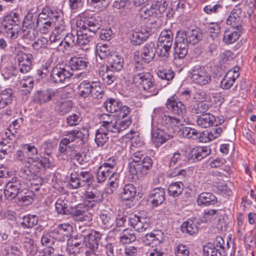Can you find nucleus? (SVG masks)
<instances>
[{
  "label": "nucleus",
  "mask_w": 256,
  "mask_h": 256,
  "mask_svg": "<svg viewBox=\"0 0 256 256\" xmlns=\"http://www.w3.org/2000/svg\"><path fill=\"white\" fill-rule=\"evenodd\" d=\"M241 12L242 10L240 8H234L227 18V24L231 26L232 28H240L242 29V26L240 24L241 22L240 16Z\"/></svg>",
  "instance_id": "nucleus-22"
},
{
  "label": "nucleus",
  "mask_w": 256,
  "mask_h": 256,
  "mask_svg": "<svg viewBox=\"0 0 256 256\" xmlns=\"http://www.w3.org/2000/svg\"><path fill=\"white\" fill-rule=\"evenodd\" d=\"M93 35L94 34H91L85 29H83V30H78L76 36L78 46L88 44L90 41Z\"/></svg>",
  "instance_id": "nucleus-39"
},
{
  "label": "nucleus",
  "mask_w": 256,
  "mask_h": 256,
  "mask_svg": "<svg viewBox=\"0 0 256 256\" xmlns=\"http://www.w3.org/2000/svg\"><path fill=\"white\" fill-rule=\"evenodd\" d=\"M108 68L110 70L119 72L123 68V58L116 54L110 56L108 58Z\"/></svg>",
  "instance_id": "nucleus-25"
},
{
  "label": "nucleus",
  "mask_w": 256,
  "mask_h": 256,
  "mask_svg": "<svg viewBox=\"0 0 256 256\" xmlns=\"http://www.w3.org/2000/svg\"><path fill=\"white\" fill-rule=\"evenodd\" d=\"M156 52V46L154 42L146 43L142 52L141 58L146 63H149L152 61Z\"/></svg>",
  "instance_id": "nucleus-18"
},
{
  "label": "nucleus",
  "mask_w": 256,
  "mask_h": 256,
  "mask_svg": "<svg viewBox=\"0 0 256 256\" xmlns=\"http://www.w3.org/2000/svg\"><path fill=\"white\" fill-rule=\"evenodd\" d=\"M38 222V217L36 215H28L23 218L21 226L24 228H32L36 225Z\"/></svg>",
  "instance_id": "nucleus-52"
},
{
  "label": "nucleus",
  "mask_w": 256,
  "mask_h": 256,
  "mask_svg": "<svg viewBox=\"0 0 256 256\" xmlns=\"http://www.w3.org/2000/svg\"><path fill=\"white\" fill-rule=\"evenodd\" d=\"M132 160L129 171L137 178H141L146 175L152 166L150 158L146 156L142 152H136L131 156Z\"/></svg>",
  "instance_id": "nucleus-2"
},
{
  "label": "nucleus",
  "mask_w": 256,
  "mask_h": 256,
  "mask_svg": "<svg viewBox=\"0 0 256 256\" xmlns=\"http://www.w3.org/2000/svg\"><path fill=\"white\" fill-rule=\"evenodd\" d=\"M180 118L164 115L162 118V122L167 127L176 126L180 124Z\"/></svg>",
  "instance_id": "nucleus-58"
},
{
  "label": "nucleus",
  "mask_w": 256,
  "mask_h": 256,
  "mask_svg": "<svg viewBox=\"0 0 256 256\" xmlns=\"http://www.w3.org/2000/svg\"><path fill=\"white\" fill-rule=\"evenodd\" d=\"M20 21L18 15L14 13L13 15L6 16L0 25V33H4L12 39L16 38L20 30Z\"/></svg>",
  "instance_id": "nucleus-5"
},
{
  "label": "nucleus",
  "mask_w": 256,
  "mask_h": 256,
  "mask_svg": "<svg viewBox=\"0 0 256 256\" xmlns=\"http://www.w3.org/2000/svg\"><path fill=\"white\" fill-rule=\"evenodd\" d=\"M202 38V32L199 28L186 32L179 30L177 32L174 42L175 58H184L188 54V44L194 45Z\"/></svg>",
  "instance_id": "nucleus-1"
},
{
  "label": "nucleus",
  "mask_w": 256,
  "mask_h": 256,
  "mask_svg": "<svg viewBox=\"0 0 256 256\" xmlns=\"http://www.w3.org/2000/svg\"><path fill=\"white\" fill-rule=\"evenodd\" d=\"M216 198L210 192H202L198 198V205L209 206L214 204L216 202Z\"/></svg>",
  "instance_id": "nucleus-32"
},
{
  "label": "nucleus",
  "mask_w": 256,
  "mask_h": 256,
  "mask_svg": "<svg viewBox=\"0 0 256 256\" xmlns=\"http://www.w3.org/2000/svg\"><path fill=\"white\" fill-rule=\"evenodd\" d=\"M190 78L196 84L202 86L211 81V76L206 72L204 66H196L190 72Z\"/></svg>",
  "instance_id": "nucleus-7"
},
{
  "label": "nucleus",
  "mask_w": 256,
  "mask_h": 256,
  "mask_svg": "<svg viewBox=\"0 0 256 256\" xmlns=\"http://www.w3.org/2000/svg\"><path fill=\"white\" fill-rule=\"evenodd\" d=\"M96 49L98 54L101 59L105 58L106 57L108 56L110 54V48L106 44H98Z\"/></svg>",
  "instance_id": "nucleus-64"
},
{
  "label": "nucleus",
  "mask_w": 256,
  "mask_h": 256,
  "mask_svg": "<svg viewBox=\"0 0 256 256\" xmlns=\"http://www.w3.org/2000/svg\"><path fill=\"white\" fill-rule=\"evenodd\" d=\"M92 83L84 80L78 86L80 95L84 98L88 97L92 92Z\"/></svg>",
  "instance_id": "nucleus-51"
},
{
  "label": "nucleus",
  "mask_w": 256,
  "mask_h": 256,
  "mask_svg": "<svg viewBox=\"0 0 256 256\" xmlns=\"http://www.w3.org/2000/svg\"><path fill=\"white\" fill-rule=\"evenodd\" d=\"M184 188V184L180 182L172 183L168 187V190L170 196H178L182 194Z\"/></svg>",
  "instance_id": "nucleus-45"
},
{
  "label": "nucleus",
  "mask_w": 256,
  "mask_h": 256,
  "mask_svg": "<svg viewBox=\"0 0 256 256\" xmlns=\"http://www.w3.org/2000/svg\"><path fill=\"white\" fill-rule=\"evenodd\" d=\"M32 194V192H26L23 190L14 199L15 202L20 206H28L34 200Z\"/></svg>",
  "instance_id": "nucleus-33"
},
{
  "label": "nucleus",
  "mask_w": 256,
  "mask_h": 256,
  "mask_svg": "<svg viewBox=\"0 0 256 256\" xmlns=\"http://www.w3.org/2000/svg\"><path fill=\"white\" fill-rule=\"evenodd\" d=\"M164 233L160 230H155L150 234H146L142 238L143 242L146 246H156L164 240Z\"/></svg>",
  "instance_id": "nucleus-17"
},
{
  "label": "nucleus",
  "mask_w": 256,
  "mask_h": 256,
  "mask_svg": "<svg viewBox=\"0 0 256 256\" xmlns=\"http://www.w3.org/2000/svg\"><path fill=\"white\" fill-rule=\"evenodd\" d=\"M12 101V93L5 90L0 94V109L4 108Z\"/></svg>",
  "instance_id": "nucleus-54"
},
{
  "label": "nucleus",
  "mask_w": 256,
  "mask_h": 256,
  "mask_svg": "<svg viewBox=\"0 0 256 256\" xmlns=\"http://www.w3.org/2000/svg\"><path fill=\"white\" fill-rule=\"evenodd\" d=\"M149 198L152 199V204L157 206L161 204L165 199V192L162 188H156L152 190L149 194Z\"/></svg>",
  "instance_id": "nucleus-20"
},
{
  "label": "nucleus",
  "mask_w": 256,
  "mask_h": 256,
  "mask_svg": "<svg viewBox=\"0 0 256 256\" xmlns=\"http://www.w3.org/2000/svg\"><path fill=\"white\" fill-rule=\"evenodd\" d=\"M32 59L33 56L31 54L18 52L15 58V61L18 64L17 68L20 74H26L31 70Z\"/></svg>",
  "instance_id": "nucleus-10"
},
{
  "label": "nucleus",
  "mask_w": 256,
  "mask_h": 256,
  "mask_svg": "<svg viewBox=\"0 0 256 256\" xmlns=\"http://www.w3.org/2000/svg\"><path fill=\"white\" fill-rule=\"evenodd\" d=\"M83 244V236L78 234L68 240L66 251L70 256H76L80 252Z\"/></svg>",
  "instance_id": "nucleus-11"
},
{
  "label": "nucleus",
  "mask_w": 256,
  "mask_h": 256,
  "mask_svg": "<svg viewBox=\"0 0 256 256\" xmlns=\"http://www.w3.org/2000/svg\"><path fill=\"white\" fill-rule=\"evenodd\" d=\"M107 130L100 128L96 134L95 142L98 146H102L107 142L108 139Z\"/></svg>",
  "instance_id": "nucleus-44"
},
{
  "label": "nucleus",
  "mask_w": 256,
  "mask_h": 256,
  "mask_svg": "<svg viewBox=\"0 0 256 256\" xmlns=\"http://www.w3.org/2000/svg\"><path fill=\"white\" fill-rule=\"evenodd\" d=\"M104 94V88L100 82H92L90 94L94 98L100 99Z\"/></svg>",
  "instance_id": "nucleus-43"
},
{
  "label": "nucleus",
  "mask_w": 256,
  "mask_h": 256,
  "mask_svg": "<svg viewBox=\"0 0 256 256\" xmlns=\"http://www.w3.org/2000/svg\"><path fill=\"white\" fill-rule=\"evenodd\" d=\"M204 256H217L218 252L219 254L222 256H224V252L220 251V250L214 247V244L212 242L207 243L203 248Z\"/></svg>",
  "instance_id": "nucleus-41"
},
{
  "label": "nucleus",
  "mask_w": 256,
  "mask_h": 256,
  "mask_svg": "<svg viewBox=\"0 0 256 256\" xmlns=\"http://www.w3.org/2000/svg\"><path fill=\"white\" fill-rule=\"evenodd\" d=\"M72 226L68 224H63L59 225L54 229V232L60 235V238H58L60 241L64 242L68 238L69 233L72 230Z\"/></svg>",
  "instance_id": "nucleus-38"
},
{
  "label": "nucleus",
  "mask_w": 256,
  "mask_h": 256,
  "mask_svg": "<svg viewBox=\"0 0 256 256\" xmlns=\"http://www.w3.org/2000/svg\"><path fill=\"white\" fill-rule=\"evenodd\" d=\"M210 153V150L206 146H197L191 150V156L193 159L200 160L206 158Z\"/></svg>",
  "instance_id": "nucleus-31"
},
{
  "label": "nucleus",
  "mask_w": 256,
  "mask_h": 256,
  "mask_svg": "<svg viewBox=\"0 0 256 256\" xmlns=\"http://www.w3.org/2000/svg\"><path fill=\"white\" fill-rule=\"evenodd\" d=\"M209 104L204 102L195 104L190 107V112L194 114H204L209 109Z\"/></svg>",
  "instance_id": "nucleus-48"
},
{
  "label": "nucleus",
  "mask_w": 256,
  "mask_h": 256,
  "mask_svg": "<svg viewBox=\"0 0 256 256\" xmlns=\"http://www.w3.org/2000/svg\"><path fill=\"white\" fill-rule=\"evenodd\" d=\"M136 188L133 184H126L121 192V198L123 200H132L136 196Z\"/></svg>",
  "instance_id": "nucleus-37"
},
{
  "label": "nucleus",
  "mask_w": 256,
  "mask_h": 256,
  "mask_svg": "<svg viewBox=\"0 0 256 256\" xmlns=\"http://www.w3.org/2000/svg\"><path fill=\"white\" fill-rule=\"evenodd\" d=\"M84 204H78L72 210L71 214L75 220L81 222L87 226H90L92 224V216L85 210H82Z\"/></svg>",
  "instance_id": "nucleus-12"
},
{
  "label": "nucleus",
  "mask_w": 256,
  "mask_h": 256,
  "mask_svg": "<svg viewBox=\"0 0 256 256\" xmlns=\"http://www.w3.org/2000/svg\"><path fill=\"white\" fill-rule=\"evenodd\" d=\"M100 126L102 128L113 133H120L126 129V126L130 124V120L118 121L116 118L114 114H106L100 116Z\"/></svg>",
  "instance_id": "nucleus-3"
},
{
  "label": "nucleus",
  "mask_w": 256,
  "mask_h": 256,
  "mask_svg": "<svg viewBox=\"0 0 256 256\" xmlns=\"http://www.w3.org/2000/svg\"><path fill=\"white\" fill-rule=\"evenodd\" d=\"M241 30L240 28H232L231 30H226L224 34V42L228 44L234 42L238 39L241 34Z\"/></svg>",
  "instance_id": "nucleus-26"
},
{
  "label": "nucleus",
  "mask_w": 256,
  "mask_h": 256,
  "mask_svg": "<svg viewBox=\"0 0 256 256\" xmlns=\"http://www.w3.org/2000/svg\"><path fill=\"white\" fill-rule=\"evenodd\" d=\"M150 28H146L145 32H134L130 38L131 42L134 45L140 44L148 38V34L150 32Z\"/></svg>",
  "instance_id": "nucleus-34"
},
{
  "label": "nucleus",
  "mask_w": 256,
  "mask_h": 256,
  "mask_svg": "<svg viewBox=\"0 0 256 256\" xmlns=\"http://www.w3.org/2000/svg\"><path fill=\"white\" fill-rule=\"evenodd\" d=\"M122 106L120 102L113 98L108 100L104 104L106 110L110 113L118 112Z\"/></svg>",
  "instance_id": "nucleus-50"
},
{
  "label": "nucleus",
  "mask_w": 256,
  "mask_h": 256,
  "mask_svg": "<svg viewBox=\"0 0 256 256\" xmlns=\"http://www.w3.org/2000/svg\"><path fill=\"white\" fill-rule=\"evenodd\" d=\"M6 137L0 142V160L12 152L14 149L15 135L10 130L5 132Z\"/></svg>",
  "instance_id": "nucleus-8"
},
{
  "label": "nucleus",
  "mask_w": 256,
  "mask_h": 256,
  "mask_svg": "<svg viewBox=\"0 0 256 256\" xmlns=\"http://www.w3.org/2000/svg\"><path fill=\"white\" fill-rule=\"evenodd\" d=\"M68 64L72 70H82L87 68L89 62L86 58L74 56L70 58Z\"/></svg>",
  "instance_id": "nucleus-24"
},
{
  "label": "nucleus",
  "mask_w": 256,
  "mask_h": 256,
  "mask_svg": "<svg viewBox=\"0 0 256 256\" xmlns=\"http://www.w3.org/2000/svg\"><path fill=\"white\" fill-rule=\"evenodd\" d=\"M100 218L103 228L110 229L114 224L115 218L112 213L110 211L104 210L101 212Z\"/></svg>",
  "instance_id": "nucleus-21"
},
{
  "label": "nucleus",
  "mask_w": 256,
  "mask_h": 256,
  "mask_svg": "<svg viewBox=\"0 0 256 256\" xmlns=\"http://www.w3.org/2000/svg\"><path fill=\"white\" fill-rule=\"evenodd\" d=\"M129 220L130 226L139 232L145 231L150 227V221L148 218L134 215Z\"/></svg>",
  "instance_id": "nucleus-14"
},
{
  "label": "nucleus",
  "mask_w": 256,
  "mask_h": 256,
  "mask_svg": "<svg viewBox=\"0 0 256 256\" xmlns=\"http://www.w3.org/2000/svg\"><path fill=\"white\" fill-rule=\"evenodd\" d=\"M38 19L36 14H28L24 20V26H26L30 30H24L25 35L27 36L30 39L34 40L35 38L34 30L37 27Z\"/></svg>",
  "instance_id": "nucleus-15"
},
{
  "label": "nucleus",
  "mask_w": 256,
  "mask_h": 256,
  "mask_svg": "<svg viewBox=\"0 0 256 256\" xmlns=\"http://www.w3.org/2000/svg\"><path fill=\"white\" fill-rule=\"evenodd\" d=\"M79 180L82 187L90 185L93 180L92 174L88 172H82L78 174Z\"/></svg>",
  "instance_id": "nucleus-53"
},
{
  "label": "nucleus",
  "mask_w": 256,
  "mask_h": 256,
  "mask_svg": "<svg viewBox=\"0 0 256 256\" xmlns=\"http://www.w3.org/2000/svg\"><path fill=\"white\" fill-rule=\"evenodd\" d=\"M118 174L112 172L108 180L109 188L108 189V193L112 194L116 190L118 186Z\"/></svg>",
  "instance_id": "nucleus-46"
},
{
  "label": "nucleus",
  "mask_w": 256,
  "mask_h": 256,
  "mask_svg": "<svg viewBox=\"0 0 256 256\" xmlns=\"http://www.w3.org/2000/svg\"><path fill=\"white\" fill-rule=\"evenodd\" d=\"M170 138V136L169 134L162 130H158L154 131L152 134V140L154 144L156 147H158Z\"/></svg>",
  "instance_id": "nucleus-30"
},
{
  "label": "nucleus",
  "mask_w": 256,
  "mask_h": 256,
  "mask_svg": "<svg viewBox=\"0 0 256 256\" xmlns=\"http://www.w3.org/2000/svg\"><path fill=\"white\" fill-rule=\"evenodd\" d=\"M62 41H64V44L62 48L60 49V52H64L68 50L69 48L78 46L76 36L71 33L66 34Z\"/></svg>",
  "instance_id": "nucleus-35"
},
{
  "label": "nucleus",
  "mask_w": 256,
  "mask_h": 256,
  "mask_svg": "<svg viewBox=\"0 0 256 256\" xmlns=\"http://www.w3.org/2000/svg\"><path fill=\"white\" fill-rule=\"evenodd\" d=\"M166 107L174 114L182 116L186 112V108L182 102L175 98L174 96H171L167 100Z\"/></svg>",
  "instance_id": "nucleus-16"
},
{
  "label": "nucleus",
  "mask_w": 256,
  "mask_h": 256,
  "mask_svg": "<svg viewBox=\"0 0 256 256\" xmlns=\"http://www.w3.org/2000/svg\"><path fill=\"white\" fill-rule=\"evenodd\" d=\"M120 241L124 244H129L136 240V237L132 230L126 228L121 233Z\"/></svg>",
  "instance_id": "nucleus-42"
},
{
  "label": "nucleus",
  "mask_w": 256,
  "mask_h": 256,
  "mask_svg": "<svg viewBox=\"0 0 256 256\" xmlns=\"http://www.w3.org/2000/svg\"><path fill=\"white\" fill-rule=\"evenodd\" d=\"M216 122L214 116L207 112L199 116L196 120L197 124L202 128H208L212 126Z\"/></svg>",
  "instance_id": "nucleus-23"
},
{
  "label": "nucleus",
  "mask_w": 256,
  "mask_h": 256,
  "mask_svg": "<svg viewBox=\"0 0 256 256\" xmlns=\"http://www.w3.org/2000/svg\"><path fill=\"white\" fill-rule=\"evenodd\" d=\"M84 241H85L86 246L90 250V252H94L98 249L99 242L102 238V234L98 231H94L86 236H84Z\"/></svg>",
  "instance_id": "nucleus-13"
},
{
  "label": "nucleus",
  "mask_w": 256,
  "mask_h": 256,
  "mask_svg": "<svg viewBox=\"0 0 256 256\" xmlns=\"http://www.w3.org/2000/svg\"><path fill=\"white\" fill-rule=\"evenodd\" d=\"M56 210L58 214H67L69 212L66 202L62 198H58L55 204Z\"/></svg>",
  "instance_id": "nucleus-59"
},
{
  "label": "nucleus",
  "mask_w": 256,
  "mask_h": 256,
  "mask_svg": "<svg viewBox=\"0 0 256 256\" xmlns=\"http://www.w3.org/2000/svg\"><path fill=\"white\" fill-rule=\"evenodd\" d=\"M174 36L172 32L170 30H163L158 38V44L164 46L172 47L173 43Z\"/></svg>",
  "instance_id": "nucleus-27"
},
{
  "label": "nucleus",
  "mask_w": 256,
  "mask_h": 256,
  "mask_svg": "<svg viewBox=\"0 0 256 256\" xmlns=\"http://www.w3.org/2000/svg\"><path fill=\"white\" fill-rule=\"evenodd\" d=\"M112 171H110V168H108L104 166H100L96 171L97 181L99 183L102 182L106 180V178L108 177L112 173Z\"/></svg>",
  "instance_id": "nucleus-47"
},
{
  "label": "nucleus",
  "mask_w": 256,
  "mask_h": 256,
  "mask_svg": "<svg viewBox=\"0 0 256 256\" xmlns=\"http://www.w3.org/2000/svg\"><path fill=\"white\" fill-rule=\"evenodd\" d=\"M66 136L67 138L64 139H66L68 143L76 140L77 138H82L84 135L82 132L78 129L66 132Z\"/></svg>",
  "instance_id": "nucleus-61"
},
{
  "label": "nucleus",
  "mask_w": 256,
  "mask_h": 256,
  "mask_svg": "<svg viewBox=\"0 0 256 256\" xmlns=\"http://www.w3.org/2000/svg\"><path fill=\"white\" fill-rule=\"evenodd\" d=\"M118 112H119V118L117 120L118 121L130 120V124L126 126L127 128L132 124V118L129 116L130 114V108L126 106H122Z\"/></svg>",
  "instance_id": "nucleus-55"
},
{
  "label": "nucleus",
  "mask_w": 256,
  "mask_h": 256,
  "mask_svg": "<svg viewBox=\"0 0 256 256\" xmlns=\"http://www.w3.org/2000/svg\"><path fill=\"white\" fill-rule=\"evenodd\" d=\"M11 186L12 185L8 184L6 183L4 190V196L8 200L15 199L20 194L18 192H16L15 189L13 188Z\"/></svg>",
  "instance_id": "nucleus-62"
},
{
  "label": "nucleus",
  "mask_w": 256,
  "mask_h": 256,
  "mask_svg": "<svg viewBox=\"0 0 256 256\" xmlns=\"http://www.w3.org/2000/svg\"><path fill=\"white\" fill-rule=\"evenodd\" d=\"M8 184L15 189L19 193L22 192L25 184L20 177L14 176L11 178L7 182Z\"/></svg>",
  "instance_id": "nucleus-49"
},
{
  "label": "nucleus",
  "mask_w": 256,
  "mask_h": 256,
  "mask_svg": "<svg viewBox=\"0 0 256 256\" xmlns=\"http://www.w3.org/2000/svg\"><path fill=\"white\" fill-rule=\"evenodd\" d=\"M37 18L38 20L54 22V20L60 18V16L57 12H54L48 8H44Z\"/></svg>",
  "instance_id": "nucleus-29"
},
{
  "label": "nucleus",
  "mask_w": 256,
  "mask_h": 256,
  "mask_svg": "<svg viewBox=\"0 0 256 256\" xmlns=\"http://www.w3.org/2000/svg\"><path fill=\"white\" fill-rule=\"evenodd\" d=\"M236 80L234 76H232L231 72H227L221 82L220 86L223 89H229L233 86Z\"/></svg>",
  "instance_id": "nucleus-56"
},
{
  "label": "nucleus",
  "mask_w": 256,
  "mask_h": 256,
  "mask_svg": "<svg viewBox=\"0 0 256 256\" xmlns=\"http://www.w3.org/2000/svg\"><path fill=\"white\" fill-rule=\"evenodd\" d=\"M2 252L5 256H22L21 246L16 243L4 245Z\"/></svg>",
  "instance_id": "nucleus-28"
},
{
  "label": "nucleus",
  "mask_w": 256,
  "mask_h": 256,
  "mask_svg": "<svg viewBox=\"0 0 256 256\" xmlns=\"http://www.w3.org/2000/svg\"><path fill=\"white\" fill-rule=\"evenodd\" d=\"M20 72L17 67L15 66H10L8 67V69L4 75V78L10 80L12 78L13 80L14 78H19L20 76Z\"/></svg>",
  "instance_id": "nucleus-63"
},
{
  "label": "nucleus",
  "mask_w": 256,
  "mask_h": 256,
  "mask_svg": "<svg viewBox=\"0 0 256 256\" xmlns=\"http://www.w3.org/2000/svg\"><path fill=\"white\" fill-rule=\"evenodd\" d=\"M181 230L184 233L192 235L198 232V228L195 220L190 218L182 223Z\"/></svg>",
  "instance_id": "nucleus-36"
},
{
  "label": "nucleus",
  "mask_w": 256,
  "mask_h": 256,
  "mask_svg": "<svg viewBox=\"0 0 256 256\" xmlns=\"http://www.w3.org/2000/svg\"><path fill=\"white\" fill-rule=\"evenodd\" d=\"M86 198L89 200L90 202H101L103 200V193L102 191L94 188L92 191H86Z\"/></svg>",
  "instance_id": "nucleus-40"
},
{
  "label": "nucleus",
  "mask_w": 256,
  "mask_h": 256,
  "mask_svg": "<svg viewBox=\"0 0 256 256\" xmlns=\"http://www.w3.org/2000/svg\"><path fill=\"white\" fill-rule=\"evenodd\" d=\"M82 120L81 114L78 112L68 115L66 118V124L68 126H74L79 124Z\"/></svg>",
  "instance_id": "nucleus-60"
},
{
  "label": "nucleus",
  "mask_w": 256,
  "mask_h": 256,
  "mask_svg": "<svg viewBox=\"0 0 256 256\" xmlns=\"http://www.w3.org/2000/svg\"><path fill=\"white\" fill-rule=\"evenodd\" d=\"M56 95V92L52 89L37 92L34 96V101L38 104L50 102Z\"/></svg>",
  "instance_id": "nucleus-19"
},
{
  "label": "nucleus",
  "mask_w": 256,
  "mask_h": 256,
  "mask_svg": "<svg viewBox=\"0 0 256 256\" xmlns=\"http://www.w3.org/2000/svg\"><path fill=\"white\" fill-rule=\"evenodd\" d=\"M82 29L86 30L91 34H94L99 30L102 26L100 18L97 16H87L86 14H83V17L80 22Z\"/></svg>",
  "instance_id": "nucleus-9"
},
{
  "label": "nucleus",
  "mask_w": 256,
  "mask_h": 256,
  "mask_svg": "<svg viewBox=\"0 0 256 256\" xmlns=\"http://www.w3.org/2000/svg\"><path fill=\"white\" fill-rule=\"evenodd\" d=\"M210 37L213 40L217 41V38L220 33V26L218 23L212 22L208 27Z\"/></svg>",
  "instance_id": "nucleus-57"
},
{
  "label": "nucleus",
  "mask_w": 256,
  "mask_h": 256,
  "mask_svg": "<svg viewBox=\"0 0 256 256\" xmlns=\"http://www.w3.org/2000/svg\"><path fill=\"white\" fill-rule=\"evenodd\" d=\"M133 81L136 85L148 92L149 96H156L158 93L159 90L156 88L154 78L148 72H142L134 74Z\"/></svg>",
  "instance_id": "nucleus-4"
},
{
  "label": "nucleus",
  "mask_w": 256,
  "mask_h": 256,
  "mask_svg": "<svg viewBox=\"0 0 256 256\" xmlns=\"http://www.w3.org/2000/svg\"><path fill=\"white\" fill-rule=\"evenodd\" d=\"M69 68V66H62L60 65H56L54 67L50 74V82L58 84H68L72 76Z\"/></svg>",
  "instance_id": "nucleus-6"
}]
</instances>
